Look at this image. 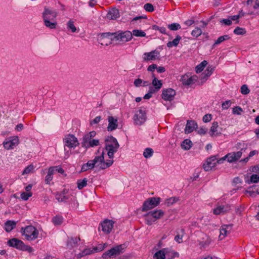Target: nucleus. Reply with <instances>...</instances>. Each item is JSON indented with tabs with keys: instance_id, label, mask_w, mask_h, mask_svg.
Here are the masks:
<instances>
[{
	"instance_id": "obj_1",
	"label": "nucleus",
	"mask_w": 259,
	"mask_h": 259,
	"mask_svg": "<svg viewBox=\"0 0 259 259\" xmlns=\"http://www.w3.org/2000/svg\"><path fill=\"white\" fill-rule=\"evenodd\" d=\"M105 149L107 151V155L110 159H113L114 154L119 148L117 139L113 136H108L105 140Z\"/></svg>"
},
{
	"instance_id": "obj_2",
	"label": "nucleus",
	"mask_w": 259,
	"mask_h": 259,
	"mask_svg": "<svg viewBox=\"0 0 259 259\" xmlns=\"http://www.w3.org/2000/svg\"><path fill=\"white\" fill-rule=\"evenodd\" d=\"M111 36V39L114 41H118L119 42H125L130 41L132 38V34L130 31H122L121 30L112 32V33H106L103 36Z\"/></svg>"
},
{
	"instance_id": "obj_3",
	"label": "nucleus",
	"mask_w": 259,
	"mask_h": 259,
	"mask_svg": "<svg viewBox=\"0 0 259 259\" xmlns=\"http://www.w3.org/2000/svg\"><path fill=\"white\" fill-rule=\"evenodd\" d=\"M96 133L95 131L90 132L86 134L82 138L81 143V146L85 148L94 147L99 145V140L93 139L95 137Z\"/></svg>"
},
{
	"instance_id": "obj_4",
	"label": "nucleus",
	"mask_w": 259,
	"mask_h": 259,
	"mask_svg": "<svg viewBox=\"0 0 259 259\" xmlns=\"http://www.w3.org/2000/svg\"><path fill=\"white\" fill-rule=\"evenodd\" d=\"M21 232L27 240H33L38 237V231L31 225L22 228Z\"/></svg>"
},
{
	"instance_id": "obj_5",
	"label": "nucleus",
	"mask_w": 259,
	"mask_h": 259,
	"mask_svg": "<svg viewBox=\"0 0 259 259\" xmlns=\"http://www.w3.org/2000/svg\"><path fill=\"white\" fill-rule=\"evenodd\" d=\"M124 249V245L123 244L117 245L105 252L102 254V257L103 259L115 257L122 253L123 252Z\"/></svg>"
},
{
	"instance_id": "obj_6",
	"label": "nucleus",
	"mask_w": 259,
	"mask_h": 259,
	"mask_svg": "<svg viewBox=\"0 0 259 259\" xmlns=\"http://www.w3.org/2000/svg\"><path fill=\"white\" fill-rule=\"evenodd\" d=\"M159 197H151L148 198L143 203L142 211H146L157 206L160 203Z\"/></svg>"
},
{
	"instance_id": "obj_7",
	"label": "nucleus",
	"mask_w": 259,
	"mask_h": 259,
	"mask_svg": "<svg viewBox=\"0 0 259 259\" xmlns=\"http://www.w3.org/2000/svg\"><path fill=\"white\" fill-rule=\"evenodd\" d=\"M63 142L65 150H66V147L69 148H75L79 144L77 138L71 134L66 135L63 139Z\"/></svg>"
},
{
	"instance_id": "obj_8",
	"label": "nucleus",
	"mask_w": 259,
	"mask_h": 259,
	"mask_svg": "<svg viewBox=\"0 0 259 259\" xmlns=\"http://www.w3.org/2000/svg\"><path fill=\"white\" fill-rule=\"evenodd\" d=\"M146 113L145 110L139 109L137 111L134 116V123L137 125L143 124L146 120Z\"/></svg>"
},
{
	"instance_id": "obj_9",
	"label": "nucleus",
	"mask_w": 259,
	"mask_h": 259,
	"mask_svg": "<svg viewBox=\"0 0 259 259\" xmlns=\"http://www.w3.org/2000/svg\"><path fill=\"white\" fill-rule=\"evenodd\" d=\"M159 52L157 50H155L150 52L145 53L143 54V59L144 61H149L159 59Z\"/></svg>"
},
{
	"instance_id": "obj_10",
	"label": "nucleus",
	"mask_w": 259,
	"mask_h": 259,
	"mask_svg": "<svg viewBox=\"0 0 259 259\" xmlns=\"http://www.w3.org/2000/svg\"><path fill=\"white\" fill-rule=\"evenodd\" d=\"M233 226V224H229L223 225L221 226L220 230V234L219 237L220 240L224 239L231 232Z\"/></svg>"
},
{
	"instance_id": "obj_11",
	"label": "nucleus",
	"mask_w": 259,
	"mask_h": 259,
	"mask_svg": "<svg viewBox=\"0 0 259 259\" xmlns=\"http://www.w3.org/2000/svg\"><path fill=\"white\" fill-rule=\"evenodd\" d=\"M196 75L190 76L188 74H185L182 76L181 81L183 84L185 85H189L195 83L197 79Z\"/></svg>"
},
{
	"instance_id": "obj_12",
	"label": "nucleus",
	"mask_w": 259,
	"mask_h": 259,
	"mask_svg": "<svg viewBox=\"0 0 259 259\" xmlns=\"http://www.w3.org/2000/svg\"><path fill=\"white\" fill-rule=\"evenodd\" d=\"M217 158L216 156H212L207 159L206 162L203 164V168L205 171H208L217 164Z\"/></svg>"
},
{
	"instance_id": "obj_13",
	"label": "nucleus",
	"mask_w": 259,
	"mask_h": 259,
	"mask_svg": "<svg viewBox=\"0 0 259 259\" xmlns=\"http://www.w3.org/2000/svg\"><path fill=\"white\" fill-rule=\"evenodd\" d=\"M175 95L176 91L171 88L164 89L162 91V98L164 100L170 101L173 100Z\"/></svg>"
},
{
	"instance_id": "obj_14",
	"label": "nucleus",
	"mask_w": 259,
	"mask_h": 259,
	"mask_svg": "<svg viewBox=\"0 0 259 259\" xmlns=\"http://www.w3.org/2000/svg\"><path fill=\"white\" fill-rule=\"evenodd\" d=\"M231 210V206L229 204L218 205L213 209V213L215 215L224 214Z\"/></svg>"
},
{
	"instance_id": "obj_15",
	"label": "nucleus",
	"mask_w": 259,
	"mask_h": 259,
	"mask_svg": "<svg viewBox=\"0 0 259 259\" xmlns=\"http://www.w3.org/2000/svg\"><path fill=\"white\" fill-rule=\"evenodd\" d=\"M243 149H241V151L237 152H231L225 155V157H227V161L230 162H233L238 160L242 156V150Z\"/></svg>"
},
{
	"instance_id": "obj_16",
	"label": "nucleus",
	"mask_w": 259,
	"mask_h": 259,
	"mask_svg": "<svg viewBox=\"0 0 259 259\" xmlns=\"http://www.w3.org/2000/svg\"><path fill=\"white\" fill-rule=\"evenodd\" d=\"M8 245L18 249L22 250L24 243L20 240L14 238L8 241Z\"/></svg>"
},
{
	"instance_id": "obj_17",
	"label": "nucleus",
	"mask_w": 259,
	"mask_h": 259,
	"mask_svg": "<svg viewBox=\"0 0 259 259\" xmlns=\"http://www.w3.org/2000/svg\"><path fill=\"white\" fill-rule=\"evenodd\" d=\"M108 125L107 126V131L108 132L113 131L116 130L118 126L117 119L112 116L108 117Z\"/></svg>"
},
{
	"instance_id": "obj_18",
	"label": "nucleus",
	"mask_w": 259,
	"mask_h": 259,
	"mask_svg": "<svg viewBox=\"0 0 259 259\" xmlns=\"http://www.w3.org/2000/svg\"><path fill=\"white\" fill-rule=\"evenodd\" d=\"M114 222L112 220H105L101 223L102 230L106 233H109L113 227Z\"/></svg>"
},
{
	"instance_id": "obj_19",
	"label": "nucleus",
	"mask_w": 259,
	"mask_h": 259,
	"mask_svg": "<svg viewBox=\"0 0 259 259\" xmlns=\"http://www.w3.org/2000/svg\"><path fill=\"white\" fill-rule=\"evenodd\" d=\"M19 144V138L18 137H15L13 139L5 141L3 143L4 147L7 149H13L15 146L18 145Z\"/></svg>"
},
{
	"instance_id": "obj_20",
	"label": "nucleus",
	"mask_w": 259,
	"mask_h": 259,
	"mask_svg": "<svg viewBox=\"0 0 259 259\" xmlns=\"http://www.w3.org/2000/svg\"><path fill=\"white\" fill-rule=\"evenodd\" d=\"M106 33H112V32L102 33L100 34L98 38L99 42L102 45L107 46L108 44H111L112 41H114V40L111 39V36H107L106 37L105 36H103V35Z\"/></svg>"
},
{
	"instance_id": "obj_21",
	"label": "nucleus",
	"mask_w": 259,
	"mask_h": 259,
	"mask_svg": "<svg viewBox=\"0 0 259 259\" xmlns=\"http://www.w3.org/2000/svg\"><path fill=\"white\" fill-rule=\"evenodd\" d=\"M104 155V152H103L101 155L96 156L93 160H92L94 167H99L100 169H102L101 167L103 166Z\"/></svg>"
},
{
	"instance_id": "obj_22",
	"label": "nucleus",
	"mask_w": 259,
	"mask_h": 259,
	"mask_svg": "<svg viewBox=\"0 0 259 259\" xmlns=\"http://www.w3.org/2000/svg\"><path fill=\"white\" fill-rule=\"evenodd\" d=\"M244 193H248L250 196L252 197H255L257 195L259 194V186L253 185L249 187L245 190Z\"/></svg>"
},
{
	"instance_id": "obj_23",
	"label": "nucleus",
	"mask_w": 259,
	"mask_h": 259,
	"mask_svg": "<svg viewBox=\"0 0 259 259\" xmlns=\"http://www.w3.org/2000/svg\"><path fill=\"white\" fill-rule=\"evenodd\" d=\"M197 127V124L193 120H187L185 131L186 134H189L192 132Z\"/></svg>"
},
{
	"instance_id": "obj_24",
	"label": "nucleus",
	"mask_w": 259,
	"mask_h": 259,
	"mask_svg": "<svg viewBox=\"0 0 259 259\" xmlns=\"http://www.w3.org/2000/svg\"><path fill=\"white\" fill-rule=\"evenodd\" d=\"M45 13L46 14V16L48 18H50L49 20H55L57 15V13L56 11H52L48 8H45L42 13L44 21H45Z\"/></svg>"
},
{
	"instance_id": "obj_25",
	"label": "nucleus",
	"mask_w": 259,
	"mask_h": 259,
	"mask_svg": "<svg viewBox=\"0 0 259 259\" xmlns=\"http://www.w3.org/2000/svg\"><path fill=\"white\" fill-rule=\"evenodd\" d=\"M119 17V13L118 9H112L107 14L106 17L109 20H115Z\"/></svg>"
},
{
	"instance_id": "obj_26",
	"label": "nucleus",
	"mask_w": 259,
	"mask_h": 259,
	"mask_svg": "<svg viewBox=\"0 0 259 259\" xmlns=\"http://www.w3.org/2000/svg\"><path fill=\"white\" fill-rule=\"evenodd\" d=\"M45 14H46L45 13ZM49 18H48L46 16V15H45V21H44L45 26L49 28L50 29H55V28H56L57 24V23L55 19V20H49Z\"/></svg>"
},
{
	"instance_id": "obj_27",
	"label": "nucleus",
	"mask_w": 259,
	"mask_h": 259,
	"mask_svg": "<svg viewBox=\"0 0 259 259\" xmlns=\"http://www.w3.org/2000/svg\"><path fill=\"white\" fill-rule=\"evenodd\" d=\"M16 226V222L14 221L9 220L5 223V230L7 232H10Z\"/></svg>"
},
{
	"instance_id": "obj_28",
	"label": "nucleus",
	"mask_w": 259,
	"mask_h": 259,
	"mask_svg": "<svg viewBox=\"0 0 259 259\" xmlns=\"http://www.w3.org/2000/svg\"><path fill=\"white\" fill-rule=\"evenodd\" d=\"M67 191L66 190H63L60 193L56 195V199L59 202H65L69 199L68 196L66 195Z\"/></svg>"
},
{
	"instance_id": "obj_29",
	"label": "nucleus",
	"mask_w": 259,
	"mask_h": 259,
	"mask_svg": "<svg viewBox=\"0 0 259 259\" xmlns=\"http://www.w3.org/2000/svg\"><path fill=\"white\" fill-rule=\"evenodd\" d=\"M149 212L151 215L154 218L155 221L162 218L164 214V211L161 209L152 210L149 211Z\"/></svg>"
},
{
	"instance_id": "obj_30",
	"label": "nucleus",
	"mask_w": 259,
	"mask_h": 259,
	"mask_svg": "<svg viewBox=\"0 0 259 259\" xmlns=\"http://www.w3.org/2000/svg\"><path fill=\"white\" fill-rule=\"evenodd\" d=\"M245 179V183L248 184L251 183H257L259 182V175L258 174H252L250 176L249 178Z\"/></svg>"
},
{
	"instance_id": "obj_31",
	"label": "nucleus",
	"mask_w": 259,
	"mask_h": 259,
	"mask_svg": "<svg viewBox=\"0 0 259 259\" xmlns=\"http://www.w3.org/2000/svg\"><path fill=\"white\" fill-rule=\"evenodd\" d=\"M167 248H163L157 251L153 255V258L155 259H166L165 254L166 252Z\"/></svg>"
},
{
	"instance_id": "obj_32",
	"label": "nucleus",
	"mask_w": 259,
	"mask_h": 259,
	"mask_svg": "<svg viewBox=\"0 0 259 259\" xmlns=\"http://www.w3.org/2000/svg\"><path fill=\"white\" fill-rule=\"evenodd\" d=\"M94 163L92 162V160H89L87 163L83 164L82 165L81 171L84 172L89 169H92L94 168Z\"/></svg>"
},
{
	"instance_id": "obj_33",
	"label": "nucleus",
	"mask_w": 259,
	"mask_h": 259,
	"mask_svg": "<svg viewBox=\"0 0 259 259\" xmlns=\"http://www.w3.org/2000/svg\"><path fill=\"white\" fill-rule=\"evenodd\" d=\"M79 240L80 239L79 238H70L67 241V246L69 248H72Z\"/></svg>"
},
{
	"instance_id": "obj_34",
	"label": "nucleus",
	"mask_w": 259,
	"mask_h": 259,
	"mask_svg": "<svg viewBox=\"0 0 259 259\" xmlns=\"http://www.w3.org/2000/svg\"><path fill=\"white\" fill-rule=\"evenodd\" d=\"M181 147L185 150H189L192 146V143L189 139H185L181 143Z\"/></svg>"
},
{
	"instance_id": "obj_35",
	"label": "nucleus",
	"mask_w": 259,
	"mask_h": 259,
	"mask_svg": "<svg viewBox=\"0 0 259 259\" xmlns=\"http://www.w3.org/2000/svg\"><path fill=\"white\" fill-rule=\"evenodd\" d=\"M181 39V36L178 35L176 38L171 41H168L167 43V47L168 48H171L172 47H177L179 44L180 40Z\"/></svg>"
},
{
	"instance_id": "obj_36",
	"label": "nucleus",
	"mask_w": 259,
	"mask_h": 259,
	"mask_svg": "<svg viewBox=\"0 0 259 259\" xmlns=\"http://www.w3.org/2000/svg\"><path fill=\"white\" fill-rule=\"evenodd\" d=\"M166 253L165 254V258L166 259H172L176 256H179V253L177 252H175L169 248H166Z\"/></svg>"
},
{
	"instance_id": "obj_37",
	"label": "nucleus",
	"mask_w": 259,
	"mask_h": 259,
	"mask_svg": "<svg viewBox=\"0 0 259 259\" xmlns=\"http://www.w3.org/2000/svg\"><path fill=\"white\" fill-rule=\"evenodd\" d=\"M144 216L145 217V221L146 223L149 226L152 225L153 223L155 222L154 218L151 215L149 212L145 214Z\"/></svg>"
},
{
	"instance_id": "obj_38",
	"label": "nucleus",
	"mask_w": 259,
	"mask_h": 259,
	"mask_svg": "<svg viewBox=\"0 0 259 259\" xmlns=\"http://www.w3.org/2000/svg\"><path fill=\"white\" fill-rule=\"evenodd\" d=\"M152 84L156 89L158 90V91L161 89L162 85L161 81L158 80L155 77H154L152 80Z\"/></svg>"
},
{
	"instance_id": "obj_39",
	"label": "nucleus",
	"mask_w": 259,
	"mask_h": 259,
	"mask_svg": "<svg viewBox=\"0 0 259 259\" xmlns=\"http://www.w3.org/2000/svg\"><path fill=\"white\" fill-rule=\"evenodd\" d=\"M207 65V62L206 60L203 61L201 63L198 65L195 68L196 73H200Z\"/></svg>"
},
{
	"instance_id": "obj_40",
	"label": "nucleus",
	"mask_w": 259,
	"mask_h": 259,
	"mask_svg": "<svg viewBox=\"0 0 259 259\" xmlns=\"http://www.w3.org/2000/svg\"><path fill=\"white\" fill-rule=\"evenodd\" d=\"M133 36H135L137 37H145L146 36V33L139 29H134L131 32Z\"/></svg>"
},
{
	"instance_id": "obj_41",
	"label": "nucleus",
	"mask_w": 259,
	"mask_h": 259,
	"mask_svg": "<svg viewBox=\"0 0 259 259\" xmlns=\"http://www.w3.org/2000/svg\"><path fill=\"white\" fill-rule=\"evenodd\" d=\"M230 37L228 35H224L220 36L217 39V40H215V42L213 45V47H214L216 45H218L221 44V42H222L223 41H224L225 40L230 39Z\"/></svg>"
},
{
	"instance_id": "obj_42",
	"label": "nucleus",
	"mask_w": 259,
	"mask_h": 259,
	"mask_svg": "<svg viewBox=\"0 0 259 259\" xmlns=\"http://www.w3.org/2000/svg\"><path fill=\"white\" fill-rule=\"evenodd\" d=\"M63 220L62 217L56 215L52 219V222L55 225H60L63 223Z\"/></svg>"
},
{
	"instance_id": "obj_43",
	"label": "nucleus",
	"mask_w": 259,
	"mask_h": 259,
	"mask_svg": "<svg viewBox=\"0 0 259 259\" xmlns=\"http://www.w3.org/2000/svg\"><path fill=\"white\" fill-rule=\"evenodd\" d=\"M88 180L87 178H84L82 180H79L77 181V188L79 190L82 189L83 187L87 186Z\"/></svg>"
},
{
	"instance_id": "obj_44",
	"label": "nucleus",
	"mask_w": 259,
	"mask_h": 259,
	"mask_svg": "<svg viewBox=\"0 0 259 259\" xmlns=\"http://www.w3.org/2000/svg\"><path fill=\"white\" fill-rule=\"evenodd\" d=\"M153 152L154 151L152 149L150 148H147L145 149L143 152V156L146 158H148L153 155Z\"/></svg>"
},
{
	"instance_id": "obj_45",
	"label": "nucleus",
	"mask_w": 259,
	"mask_h": 259,
	"mask_svg": "<svg viewBox=\"0 0 259 259\" xmlns=\"http://www.w3.org/2000/svg\"><path fill=\"white\" fill-rule=\"evenodd\" d=\"M233 32L235 34H237V35H244L246 32V31L244 28H241L240 27H237L234 30Z\"/></svg>"
},
{
	"instance_id": "obj_46",
	"label": "nucleus",
	"mask_w": 259,
	"mask_h": 259,
	"mask_svg": "<svg viewBox=\"0 0 259 259\" xmlns=\"http://www.w3.org/2000/svg\"><path fill=\"white\" fill-rule=\"evenodd\" d=\"M113 162L114 161L112 159L107 160L106 161H105V158H104L103 166L101 167V169H104L110 167L113 164Z\"/></svg>"
},
{
	"instance_id": "obj_47",
	"label": "nucleus",
	"mask_w": 259,
	"mask_h": 259,
	"mask_svg": "<svg viewBox=\"0 0 259 259\" xmlns=\"http://www.w3.org/2000/svg\"><path fill=\"white\" fill-rule=\"evenodd\" d=\"M202 34V30L199 27H196L191 32V35L196 37H198Z\"/></svg>"
},
{
	"instance_id": "obj_48",
	"label": "nucleus",
	"mask_w": 259,
	"mask_h": 259,
	"mask_svg": "<svg viewBox=\"0 0 259 259\" xmlns=\"http://www.w3.org/2000/svg\"><path fill=\"white\" fill-rule=\"evenodd\" d=\"M218 127V123L214 121L212 123V126L210 130V136H213L214 135V133L217 131V128Z\"/></svg>"
},
{
	"instance_id": "obj_49",
	"label": "nucleus",
	"mask_w": 259,
	"mask_h": 259,
	"mask_svg": "<svg viewBox=\"0 0 259 259\" xmlns=\"http://www.w3.org/2000/svg\"><path fill=\"white\" fill-rule=\"evenodd\" d=\"M178 200L176 197H171L165 200V203L167 206H170L176 203Z\"/></svg>"
},
{
	"instance_id": "obj_50",
	"label": "nucleus",
	"mask_w": 259,
	"mask_h": 259,
	"mask_svg": "<svg viewBox=\"0 0 259 259\" xmlns=\"http://www.w3.org/2000/svg\"><path fill=\"white\" fill-rule=\"evenodd\" d=\"M168 28L173 31L179 30L181 28V26L179 23H175L168 25Z\"/></svg>"
},
{
	"instance_id": "obj_51",
	"label": "nucleus",
	"mask_w": 259,
	"mask_h": 259,
	"mask_svg": "<svg viewBox=\"0 0 259 259\" xmlns=\"http://www.w3.org/2000/svg\"><path fill=\"white\" fill-rule=\"evenodd\" d=\"M243 109L239 106H235L233 108L232 113L234 114L240 115L243 112Z\"/></svg>"
},
{
	"instance_id": "obj_52",
	"label": "nucleus",
	"mask_w": 259,
	"mask_h": 259,
	"mask_svg": "<svg viewBox=\"0 0 259 259\" xmlns=\"http://www.w3.org/2000/svg\"><path fill=\"white\" fill-rule=\"evenodd\" d=\"M32 195V193L31 192H22L21 194V198L23 200H27L28 198Z\"/></svg>"
},
{
	"instance_id": "obj_53",
	"label": "nucleus",
	"mask_w": 259,
	"mask_h": 259,
	"mask_svg": "<svg viewBox=\"0 0 259 259\" xmlns=\"http://www.w3.org/2000/svg\"><path fill=\"white\" fill-rule=\"evenodd\" d=\"M33 168H34V166L33 165H32V164L29 165L26 167H25V169H24V170L23 171V172L22 173V175H26V174H28L30 173L32 171Z\"/></svg>"
},
{
	"instance_id": "obj_54",
	"label": "nucleus",
	"mask_w": 259,
	"mask_h": 259,
	"mask_svg": "<svg viewBox=\"0 0 259 259\" xmlns=\"http://www.w3.org/2000/svg\"><path fill=\"white\" fill-rule=\"evenodd\" d=\"M214 70V67L212 66H207L206 69L204 72L205 73V76H209L212 73Z\"/></svg>"
},
{
	"instance_id": "obj_55",
	"label": "nucleus",
	"mask_w": 259,
	"mask_h": 259,
	"mask_svg": "<svg viewBox=\"0 0 259 259\" xmlns=\"http://www.w3.org/2000/svg\"><path fill=\"white\" fill-rule=\"evenodd\" d=\"M67 28L70 29L72 32H75L76 30V28L73 24V22L71 20L68 22Z\"/></svg>"
},
{
	"instance_id": "obj_56",
	"label": "nucleus",
	"mask_w": 259,
	"mask_h": 259,
	"mask_svg": "<svg viewBox=\"0 0 259 259\" xmlns=\"http://www.w3.org/2000/svg\"><path fill=\"white\" fill-rule=\"evenodd\" d=\"M144 8L146 11L149 12H152L154 10L153 5L150 3H147L145 4Z\"/></svg>"
},
{
	"instance_id": "obj_57",
	"label": "nucleus",
	"mask_w": 259,
	"mask_h": 259,
	"mask_svg": "<svg viewBox=\"0 0 259 259\" xmlns=\"http://www.w3.org/2000/svg\"><path fill=\"white\" fill-rule=\"evenodd\" d=\"M241 93L243 95H247L249 93V90L248 89L247 85L243 84L241 86Z\"/></svg>"
},
{
	"instance_id": "obj_58",
	"label": "nucleus",
	"mask_w": 259,
	"mask_h": 259,
	"mask_svg": "<svg viewBox=\"0 0 259 259\" xmlns=\"http://www.w3.org/2000/svg\"><path fill=\"white\" fill-rule=\"evenodd\" d=\"M231 105L230 100H227L222 104V107L223 109H228Z\"/></svg>"
},
{
	"instance_id": "obj_59",
	"label": "nucleus",
	"mask_w": 259,
	"mask_h": 259,
	"mask_svg": "<svg viewBox=\"0 0 259 259\" xmlns=\"http://www.w3.org/2000/svg\"><path fill=\"white\" fill-rule=\"evenodd\" d=\"M143 82V80L140 78L136 79L134 80V84L136 87H142V84Z\"/></svg>"
},
{
	"instance_id": "obj_60",
	"label": "nucleus",
	"mask_w": 259,
	"mask_h": 259,
	"mask_svg": "<svg viewBox=\"0 0 259 259\" xmlns=\"http://www.w3.org/2000/svg\"><path fill=\"white\" fill-rule=\"evenodd\" d=\"M93 253V250H91L90 249H85L82 251V253L79 254V255L80 256H83L84 255L90 254Z\"/></svg>"
},
{
	"instance_id": "obj_61",
	"label": "nucleus",
	"mask_w": 259,
	"mask_h": 259,
	"mask_svg": "<svg viewBox=\"0 0 259 259\" xmlns=\"http://www.w3.org/2000/svg\"><path fill=\"white\" fill-rule=\"evenodd\" d=\"M220 22L226 25L230 26L232 24V22L231 19H224L220 20Z\"/></svg>"
},
{
	"instance_id": "obj_62",
	"label": "nucleus",
	"mask_w": 259,
	"mask_h": 259,
	"mask_svg": "<svg viewBox=\"0 0 259 259\" xmlns=\"http://www.w3.org/2000/svg\"><path fill=\"white\" fill-rule=\"evenodd\" d=\"M211 119V115L210 114H207L203 117V121L204 122H208Z\"/></svg>"
},
{
	"instance_id": "obj_63",
	"label": "nucleus",
	"mask_w": 259,
	"mask_h": 259,
	"mask_svg": "<svg viewBox=\"0 0 259 259\" xmlns=\"http://www.w3.org/2000/svg\"><path fill=\"white\" fill-rule=\"evenodd\" d=\"M250 170L252 172L259 174V165L251 167Z\"/></svg>"
},
{
	"instance_id": "obj_64",
	"label": "nucleus",
	"mask_w": 259,
	"mask_h": 259,
	"mask_svg": "<svg viewBox=\"0 0 259 259\" xmlns=\"http://www.w3.org/2000/svg\"><path fill=\"white\" fill-rule=\"evenodd\" d=\"M53 180V176L47 174L45 178V182L47 184H50L51 181Z\"/></svg>"
}]
</instances>
